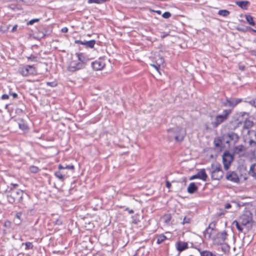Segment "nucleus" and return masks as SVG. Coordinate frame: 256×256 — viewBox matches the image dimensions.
Masks as SVG:
<instances>
[{
  "mask_svg": "<svg viewBox=\"0 0 256 256\" xmlns=\"http://www.w3.org/2000/svg\"><path fill=\"white\" fill-rule=\"evenodd\" d=\"M6 192L8 200L10 204H14L16 202H22L24 194L22 190H16L10 188V190H6Z\"/></svg>",
  "mask_w": 256,
  "mask_h": 256,
  "instance_id": "obj_1",
  "label": "nucleus"
},
{
  "mask_svg": "<svg viewBox=\"0 0 256 256\" xmlns=\"http://www.w3.org/2000/svg\"><path fill=\"white\" fill-rule=\"evenodd\" d=\"M168 137L170 140L174 139L176 142L182 140L184 137L186 132L184 128L176 127L170 129L168 130Z\"/></svg>",
  "mask_w": 256,
  "mask_h": 256,
  "instance_id": "obj_2",
  "label": "nucleus"
},
{
  "mask_svg": "<svg viewBox=\"0 0 256 256\" xmlns=\"http://www.w3.org/2000/svg\"><path fill=\"white\" fill-rule=\"evenodd\" d=\"M230 110H226L223 111L222 114L218 115L214 121L212 122L211 124L214 128L218 127L220 124L224 122L227 118L228 115L230 114Z\"/></svg>",
  "mask_w": 256,
  "mask_h": 256,
  "instance_id": "obj_3",
  "label": "nucleus"
},
{
  "mask_svg": "<svg viewBox=\"0 0 256 256\" xmlns=\"http://www.w3.org/2000/svg\"><path fill=\"white\" fill-rule=\"evenodd\" d=\"M239 220L241 225L246 226L248 228H251L252 226V216L250 212L242 215Z\"/></svg>",
  "mask_w": 256,
  "mask_h": 256,
  "instance_id": "obj_4",
  "label": "nucleus"
},
{
  "mask_svg": "<svg viewBox=\"0 0 256 256\" xmlns=\"http://www.w3.org/2000/svg\"><path fill=\"white\" fill-rule=\"evenodd\" d=\"M217 230L216 229V223L214 222H211L208 228L204 232V234L206 239H213L216 234Z\"/></svg>",
  "mask_w": 256,
  "mask_h": 256,
  "instance_id": "obj_5",
  "label": "nucleus"
},
{
  "mask_svg": "<svg viewBox=\"0 0 256 256\" xmlns=\"http://www.w3.org/2000/svg\"><path fill=\"white\" fill-rule=\"evenodd\" d=\"M213 170L211 172V177L212 180H220L222 178L224 172L220 168V164H216L215 166L212 165Z\"/></svg>",
  "mask_w": 256,
  "mask_h": 256,
  "instance_id": "obj_6",
  "label": "nucleus"
},
{
  "mask_svg": "<svg viewBox=\"0 0 256 256\" xmlns=\"http://www.w3.org/2000/svg\"><path fill=\"white\" fill-rule=\"evenodd\" d=\"M226 232H218L213 237V241L215 244H222L225 240L226 236Z\"/></svg>",
  "mask_w": 256,
  "mask_h": 256,
  "instance_id": "obj_7",
  "label": "nucleus"
},
{
  "mask_svg": "<svg viewBox=\"0 0 256 256\" xmlns=\"http://www.w3.org/2000/svg\"><path fill=\"white\" fill-rule=\"evenodd\" d=\"M83 63L82 62H78V61L72 60L70 63V66L68 68V71L71 72H74L82 68Z\"/></svg>",
  "mask_w": 256,
  "mask_h": 256,
  "instance_id": "obj_8",
  "label": "nucleus"
},
{
  "mask_svg": "<svg viewBox=\"0 0 256 256\" xmlns=\"http://www.w3.org/2000/svg\"><path fill=\"white\" fill-rule=\"evenodd\" d=\"M195 178H199L204 182L206 181L208 178V175L206 172L205 169H200L196 174L191 176L190 179L192 180Z\"/></svg>",
  "mask_w": 256,
  "mask_h": 256,
  "instance_id": "obj_9",
  "label": "nucleus"
},
{
  "mask_svg": "<svg viewBox=\"0 0 256 256\" xmlns=\"http://www.w3.org/2000/svg\"><path fill=\"white\" fill-rule=\"evenodd\" d=\"M222 160L224 168L228 170L232 160V156L228 153L224 152L222 156Z\"/></svg>",
  "mask_w": 256,
  "mask_h": 256,
  "instance_id": "obj_10",
  "label": "nucleus"
},
{
  "mask_svg": "<svg viewBox=\"0 0 256 256\" xmlns=\"http://www.w3.org/2000/svg\"><path fill=\"white\" fill-rule=\"evenodd\" d=\"M224 138H227V140H226V143L233 142L234 144H235L238 141L239 139V136L238 135L234 132H230L228 134L224 136Z\"/></svg>",
  "mask_w": 256,
  "mask_h": 256,
  "instance_id": "obj_11",
  "label": "nucleus"
},
{
  "mask_svg": "<svg viewBox=\"0 0 256 256\" xmlns=\"http://www.w3.org/2000/svg\"><path fill=\"white\" fill-rule=\"evenodd\" d=\"M226 179L234 182H238L240 180L237 174L234 172H228L226 174Z\"/></svg>",
  "mask_w": 256,
  "mask_h": 256,
  "instance_id": "obj_12",
  "label": "nucleus"
},
{
  "mask_svg": "<svg viewBox=\"0 0 256 256\" xmlns=\"http://www.w3.org/2000/svg\"><path fill=\"white\" fill-rule=\"evenodd\" d=\"M105 66V64L103 60H99L92 62V66L96 70H102Z\"/></svg>",
  "mask_w": 256,
  "mask_h": 256,
  "instance_id": "obj_13",
  "label": "nucleus"
},
{
  "mask_svg": "<svg viewBox=\"0 0 256 256\" xmlns=\"http://www.w3.org/2000/svg\"><path fill=\"white\" fill-rule=\"evenodd\" d=\"M240 102L241 100L238 98H233L230 100L227 99L226 102L224 103V104L226 106H228L234 107L236 106L237 104L240 103Z\"/></svg>",
  "mask_w": 256,
  "mask_h": 256,
  "instance_id": "obj_14",
  "label": "nucleus"
},
{
  "mask_svg": "<svg viewBox=\"0 0 256 256\" xmlns=\"http://www.w3.org/2000/svg\"><path fill=\"white\" fill-rule=\"evenodd\" d=\"M176 248H177L178 250L181 252L184 250L188 248V244H187V242H178L176 244Z\"/></svg>",
  "mask_w": 256,
  "mask_h": 256,
  "instance_id": "obj_15",
  "label": "nucleus"
},
{
  "mask_svg": "<svg viewBox=\"0 0 256 256\" xmlns=\"http://www.w3.org/2000/svg\"><path fill=\"white\" fill-rule=\"evenodd\" d=\"M198 186L194 182H191L188 187L187 190L190 194H193L198 190Z\"/></svg>",
  "mask_w": 256,
  "mask_h": 256,
  "instance_id": "obj_16",
  "label": "nucleus"
},
{
  "mask_svg": "<svg viewBox=\"0 0 256 256\" xmlns=\"http://www.w3.org/2000/svg\"><path fill=\"white\" fill-rule=\"evenodd\" d=\"M76 56L78 59V62H82L83 63V67L84 66V64L88 62V59L86 58L83 54H76Z\"/></svg>",
  "mask_w": 256,
  "mask_h": 256,
  "instance_id": "obj_17",
  "label": "nucleus"
},
{
  "mask_svg": "<svg viewBox=\"0 0 256 256\" xmlns=\"http://www.w3.org/2000/svg\"><path fill=\"white\" fill-rule=\"evenodd\" d=\"M248 174L256 180V164L251 166Z\"/></svg>",
  "mask_w": 256,
  "mask_h": 256,
  "instance_id": "obj_18",
  "label": "nucleus"
},
{
  "mask_svg": "<svg viewBox=\"0 0 256 256\" xmlns=\"http://www.w3.org/2000/svg\"><path fill=\"white\" fill-rule=\"evenodd\" d=\"M28 67V65L20 68V72L22 76H26L29 75V68Z\"/></svg>",
  "mask_w": 256,
  "mask_h": 256,
  "instance_id": "obj_19",
  "label": "nucleus"
},
{
  "mask_svg": "<svg viewBox=\"0 0 256 256\" xmlns=\"http://www.w3.org/2000/svg\"><path fill=\"white\" fill-rule=\"evenodd\" d=\"M96 44L95 40H84V44L86 48H93Z\"/></svg>",
  "mask_w": 256,
  "mask_h": 256,
  "instance_id": "obj_20",
  "label": "nucleus"
},
{
  "mask_svg": "<svg viewBox=\"0 0 256 256\" xmlns=\"http://www.w3.org/2000/svg\"><path fill=\"white\" fill-rule=\"evenodd\" d=\"M245 148L242 145H239L234 148V154H240L242 152H244Z\"/></svg>",
  "mask_w": 256,
  "mask_h": 256,
  "instance_id": "obj_21",
  "label": "nucleus"
},
{
  "mask_svg": "<svg viewBox=\"0 0 256 256\" xmlns=\"http://www.w3.org/2000/svg\"><path fill=\"white\" fill-rule=\"evenodd\" d=\"M249 3V2L248 1H238L236 2L238 6L243 9H246Z\"/></svg>",
  "mask_w": 256,
  "mask_h": 256,
  "instance_id": "obj_22",
  "label": "nucleus"
},
{
  "mask_svg": "<svg viewBox=\"0 0 256 256\" xmlns=\"http://www.w3.org/2000/svg\"><path fill=\"white\" fill-rule=\"evenodd\" d=\"M254 124L253 122L250 120H246L244 122V128L248 129L252 126Z\"/></svg>",
  "mask_w": 256,
  "mask_h": 256,
  "instance_id": "obj_23",
  "label": "nucleus"
},
{
  "mask_svg": "<svg viewBox=\"0 0 256 256\" xmlns=\"http://www.w3.org/2000/svg\"><path fill=\"white\" fill-rule=\"evenodd\" d=\"M55 176L58 178L59 180H63L66 174L63 172L58 171L54 173Z\"/></svg>",
  "mask_w": 256,
  "mask_h": 256,
  "instance_id": "obj_24",
  "label": "nucleus"
},
{
  "mask_svg": "<svg viewBox=\"0 0 256 256\" xmlns=\"http://www.w3.org/2000/svg\"><path fill=\"white\" fill-rule=\"evenodd\" d=\"M232 224L234 225H235L236 228L240 232H242L243 230V226L241 225V224L240 222V220H238V221L237 220H234Z\"/></svg>",
  "mask_w": 256,
  "mask_h": 256,
  "instance_id": "obj_25",
  "label": "nucleus"
},
{
  "mask_svg": "<svg viewBox=\"0 0 256 256\" xmlns=\"http://www.w3.org/2000/svg\"><path fill=\"white\" fill-rule=\"evenodd\" d=\"M246 19L247 22L251 26H254L255 22L253 18L250 15H246Z\"/></svg>",
  "mask_w": 256,
  "mask_h": 256,
  "instance_id": "obj_26",
  "label": "nucleus"
},
{
  "mask_svg": "<svg viewBox=\"0 0 256 256\" xmlns=\"http://www.w3.org/2000/svg\"><path fill=\"white\" fill-rule=\"evenodd\" d=\"M58 168L59 170H64V169L74 170V166L73 165H71V166L66 165L65 166H63L62 164H59Z\"/></svg>",
  "mask_w": 256,
  "mask_h": 256,
  "instance_id": "obj_27",
  "label": "nucleus"
},
{
  "mask_svg": "<svg viewBox=\"0 0 256 256\" xmlns=\"http://www.w3.org/2000/svg\"><path fill=\"white\" fill-rule=\"evenodd\" d=\"M200 256H216L212 252L209 251H202L200 252Z\"/></svg>",
  "mask_w": 256,
  "mask_h": 256,
  "instance_id": "obj_28",
  "label": "nucleus"
},
{
  "mask_svg": "<svg viewBox=\"0 0 256 256\" xmlns=\"http://www.w3.org/2000/svg\"><path fill=\"white\" fill-rule=\"evenodd\" d=\"M28 68H29V75L34 74H36V70L35 67L34 66L28 65Z\"/></svg>",
  "mask_w": 256,
  "mask_h": 256,
  "instance_id": "obj_29",
  "label": "nucleus"
},
{
  "mask_svg": "<svg viewBox=\"0 0 256 256\" xmlns=\"http://www.w3.org/2000/svg\"><path fill=\"white\" fill-rule=\"evenodd\" d=\"M218 14L226 17L230 14V12L227 10H220L218 11Z\"/></svg>",
  "mask_w": 256,
  "mask_h": 256,
  "instance_id": "obj_30",
  "label": "nucleus"
},
{
  "mask_svg": "<svg viewBox=\"0 0 256 256\" xmlns=\"http://www.w3.org/2000/svg\"><path fill=\"white\" fill-rule=\"evenodd\" d=\"M166 238L165 236L161 234L159 236L157 239V243L160 244L166 240Z\"/></svg>",
  "mask_w": 256,
  "mask_h": 256,
  "instance_id": "obj_31",
  "label": "nucleus"
},
{
  "mask_svg": "<svg viewBox=\"0 0 256 256\" xmlns=\"http://www.w3.org/2000/svg\"><path fill=\"white\" fill-rule=\"evenodd\" d=\"M39 169L38 167L32 166L30 168V170L32 173H36L38 171Z\"/></svg>",
  "mask_w": 256,
  "mask_h": 256,
  "instance_id": "obj_32",
  "label": "nucleus"
},
{
  "mask_svg": "<svg viewBox=\"0 0 256 256\" xmlns=\"http://www.w3.org/2000/svg\"><path fill=\"white\" fill-rule=\"evenodd\" d=\"M21 215H22V213L21 212H18L16 215V219H18V220H16L15 221H16V224H20V219Z\"/></svg>",
  "mask_w": 256,
  "mask_h": 256,
  "instance_id": "obj_33",
  "label": "nucleus"
},
{
  "mask_svg": "<svg viewBox=\"0 0 256 256\" xmlns=\"http://www.w3.org/2000/svg\"><path fill=\"white\" fill-rule=\"evenodd\" d=\"M18 125H19V128L23 130H25L28 129L27 125L24 123L19 124Z\"/></svg>",
  "mask_w": 256,
  "mask_h": 256,
  "instance_id": "obj_34",
  "label": "nucleus"
},
{
  "mask_svg": "<svg viewBox=\"0 0 256 256\" xmlns=\"http://www.w3.org/2000/svg\"><path fill=\"white\" fill-rule=\"evenodd\" d=\"M171 16V14L170 12H164L162 16L164 18H168Z\"/></svg>",
  "mask_w": 256,
  "mask_h": 256,
  "instance_id": "obj_35",
  "label": "nucleus"
},
{
  "mask_svg": "<svg viewBox=\"0 0 256 256\" xmlns=\"http://www.w3.org/2000/svg\"><path fill=\"white\" fill-rule=\"evenodd\" d=\"M190 222V218H188L186 216H185L184 218L182 224H188Z\"/></svg>",
  "mask_w": 256,
  "mask_h": 256,
  "instance_id": "obj_36",
  "label": "nucleus"
},
{
  "mask_svg": "<svg viewBox=\"0 0 256 256\" xmlns=\"http://www.w3.org/2000/svg\"><path fill=\"white\" fill-rule=\"evenodd\" d=\"M26 249H32L33 247V245L32 242H26L25 244Z\"/></svg>",
  "mask_w": 256,
  "mask_h": 256,
  "instance_id": "obj_37",
  "label": "nucleus"
},
{
  "mask_svg": "<svg viewBox=\"0 0 256 256\" xmlns=\"http://www.w3.org/2000/svg\"><path fill=\"white\" fill-rule=\"evenodd\" d=\"M88 2L89 4H92V3L101 4V2L100 1V0H88Z\"/></svg>",
  "mask_w": 256,
  "mask_h": 256,
  "instance_id": "obj_38",
  "label": "nucleus"
},
{
  "mask_svg": "<svg viewBox=\"0 0 256 256\" xmlns=\"http://www.w3.org/2000/svg\"><path fill=\"white\" fill-rule=\"evenodd\" d=\"M249 144L250 146L256 145V140H250L249 141Z\"/></svg>",
  "mask_w": 256,
  "mask_h": 256,
  "instance_id": "obj_39",
  "label": "nucleus"
},
{
  "mask_svg": "<svg viewBox=\"0 0 256 256\" xmlns=\"http://www.w3.org/2000/svg\"><path fill=\"white\" fill-rule=\"evenodd\" d=\"M249 104L256 107V98L254 100L249 102Z\"/></svg>",
  "mask_w": 256,
  "mask_h": 256,
  "instance_id": "obj_40",
  "label": "nucleus"
},
{
  "mask_svg": "<svg viewBox=\"0 0 256 256\" xmlns=\"http://www.w3.org/2000/svg\"><path fill=\"white\" fill-rule=\"evenodd\" d=\"M220 142V140L219 139H218V140H214V143L216 146L218 147L220 146V144L218 143V142Z\"/></svg>",
  "mask_w": 256,
  "mask_h": 256,
  "instance_id": "obj_41",
  "label": "nucleus"
},
{
  "mask_svg": "<svg viewBox=\"0 0 256 256\" xmlns=\"http://www.w3.org/2000/svg\"><path fill=\"white\" fill-rule=\"evenodd\" d=\"M8 96L6 94H4L2 96V100H6V99H8Z\"/></svg>",
  "mask_w": 256,
  "mask_h": 256,
  "instance_id": "obj_42",
  "label": "nucleus"
},
{
  "mask_svg": "<svg viewBox=\"0 0 256 256\" xmlns=\"http://www.w3.org/2000/svg\"><path fill=\"white\" fill-rule=\"evenodd\" d=\"M75 43L83 45L84 41L80 40H75Z\"/></svg>",
  "mask_w": 256,
  "mask_h": 256,
  "instance_id": "obj_43",
  "label": "nucleus"
},
{
  "mask_svg": "<svg viewBox=\"0 0 256 256\" xmlns=\"http://www.w3.org/2000/svg\"><path fill=\"white\" fill-rule=\"evenodd\" d=\"M166 186L168 188H170L171 187V186H172V185H171V184H170V182H168V181H166Z\"/></svg>",
  "mask_w": 256,
  "mask_h": 256,
  "instance_id": "obj_44",
  "label": "nucleus"
},
{
  "mask_svg": "<svg viewBox=\"0 0 256 256\" xmlns=\"http://www.w3.org/2000/svg\"><path fill=\"white\" fill-rule=\"evenodd\" d=\"M232 207V206L230 204H226V205H225V208L226 209H229L230 208Z\"/></svg>",
  "mask_w": 256,
  "mask_h": 256,
  "instance_id": "obj_45",
  "label": "nucleus"
},
{
  "mask_svg": "<svg viewBox=\"0 0 256 256\" xmlns=\"http://www.w3.org/2000/svg\"><path fill=\"white\" fill-rule=\"evenodd\" d=\"M68 29L67 28L65 27V28H64L62 29V32H68Z\"/></svg>",
  "mask_w": 256,
  "mask_h": 256,
  "instance_id": "obj_46",
  "label": "nucleus"
},
{
  "mask_svg": "<svg viewBox=\"0 0 256 256\" xmlns=\"http://www.w3.org/2000/svg\"><path fill=\"white\" fill-rule=\"evenodd\" d=\"M34 20H30L28 23H27V24L28 25H32V24H34Z\"/></svg>",
  "mask_w": 256,
  "mask_h": 256,
  "instance_id": "obj_47",
  "label": "nucleus"
},
{
  "mask_svg": "<svg viewBox=\"0 0 256 256\" xmlns=\"http://www.w3.org/2000/svg\"><path fill=\"white\" fill-rule=\"evenodd\" d=\"M17 29V25H15L14 26V27L12 28V32H14Z\"/></svg>",
  "mask_w": 256,
  "mask_h": 256,
  "instance_id": "obj_48",
  "label": "nucleus"
},
{
  "mask_svg": "<svg viewBox=\"0 0 256 256\" xmlns=\"http://www.w3.org/2000/svg\"><path fill=\"white\" fill-rule=\"evenodd\" d=\"M126 210H128V213L130 214H133L134 212L133 210H130L128 208H126Z\"/></svg>",
  "mask_w": 256,
  "mask_h": 256,
  "instance_id": "obj_49",
  "label": "nucleus"
},
{
  "mask_svg": "<svg viewBox=\"0 0 256 256\" xmlns=\"http://www.w3.org/2000/svg\"><path fill=\"white\" fill-rule=\"evenodd\" d=\"M160 64H159L158 66H156V65H154V64H152V66L154 67V68H156V69L158 71V68H159V67H160Z\"/></svg>",
  "mask_w": 256,
  "mask_h": 256,
  "instance_id": "obj_50",
  "label": "nucleus"
},
{
  "mask_svg": "<svg viewBox=\"0 0 256 256\" xmlns=\"http://www.w3.org/2000/svg\"><path fill=\"white\" fill-rule=\"evenodd\" d=\"M12 95L14 98H16L18 97V94L16 93H12Z\"/></svg>",
  "mask_w": 256,
  "mask_h": 256,
  "instance_id": "obj_51",
  "label": "nucleus"
},
{
  "mask_svg": "<svg viewBox=\"0 0 256 256\" xmlns=\"http://www.w3.org/2000/svg\"><path fill=\"white\" fill-rule=\"evenodd\" d=\"M240 69L242 70H244L245 68V66H241L239 67Z\"/></svg>",
  "mask_w": 256,
  "mask_h": 256,
  "instance_id": "obj_52",
  "label": "nucleus"
},
{
  "mask_svg": "<svg viewBox=\"0 0 256 256\" xmlns=\"http://www.w3.org/2000/svg\"><path fill=\"white\" fill-rule=\"evenodd\" d=\"M33 20H34V22H38L40 21V19L39 18H34V19H33Z\"/></svg>",
  "mask_w": 256,
  "mask_h": 256,
  "instance_id": "obj_53",
  "label": "nucleus"
},
{
  "mask_svg": "<svg viewBox=\"0 0 256 256\" xmlns=\"http://www.w3.org/2000/svg\"><path fill=\"white\" fill-rule=\"evenodd\" d=\"M11 184L13 186L14 188H16L18 186V184Z\"/></svg>",
  "mask_w": 256,
  "mask_h": 256,
  "instance_id": "obj_54",
  "label": "nucleus"
},
{
  "mask_svg": "<svg viewBox=\"0 0 256 256\" xmlns=\"http://www.w3.org/2000/svg\"><path fill=\"white\" fill-rule=\"evenodd\" d=\"M154 12H156L157 14H161V11L160 10H156V11H154L153 10Z\"/></svg>",
  "mask_w": 256,
  "mask_h": 256,
  "instance_id": "obj_55",
  "label": "nucleus"
},
{
  "mask_svg": "<svg viewBox=\"0 0 256 256\" xmlns=\"http://www.w3.org/2000/svg\"><path fill=\"white\" fill-rule=\"evenodd\" d=\"M160 63H163L164 60H163V58H160Z\"/></svg>",
  "mask_w": 256,
  "mask_h": 256,
  "instance_id": "obj_56",
  "label": "nucleus"
},
{
  "mask_svg": "<svg viewBox=\"0 0 256 256\" xmlns=\"http://www.w3.org/2000/svg\"><path fill=\"white\" fill-rule=\"evenodd\" d=\"M32 58L33 59H34V58H35V57L34 56H31L28 58V59H32Z\"/></svg>",
  "mask_w": 256,
  "mask_h": 256,
  "instance_id": "obj_57",
  "label": "nucleus"
},
{
  "mask_svg": "<svg viewBox=\"0 0 256 256\" xmlns=\"http://www.w3.org/2000/svg\"><path fill=\"white\" fill-rule=\"evenodd\" d=\"M61 223H62L61 222L59 221L58 220L56 221V224H61Z\"/></svg>",
  "mask_w": 256,
  "mask_h": 256,
  "instance_id": "obj_58",
  "label": "nucleus"
},
{
  "mask_svg": "<svg viewBox=\"0 0 256 256\" xmlns=\"http://www.w3.org/2000/svg\"><path fill=\"white\" fill-rule=\"evenodd\" d=\"M252 132L254 134L255 136H256V132Z\"/></svg>",
  "mask_w": 256,
  "mask_h": 256,
  "instance_id": "obj_59",
  "label": "nucleus"
},
{
  "mask_svg": "<svg viewBox=\"0 0 256 256\" xmlns=\"http://www.w3.org/2000/svg\"><path fill=\"white\" fill-rule=\"evenodd\" d=\"M166 36V35H164V36H162V38H165Z\"/></svg>",
  "mask_w": 256,
  "mask_h": 256,
  "instance_id": "obj_60",
  "label": "nucleus"
},
{
  "mask_svg": "<svg viewBox=\"0 0 256 256\" xmlns=\"http://www.w3.org/2000/svg\"><path fill=\"white\" fill-rule=\"evenodd\" d=\"M252 30L253 32H256V30H254L252 29Z\"/></svg>",
  "mask_w": 256,
  "mask_h": 256,
  "instance_id": "obj_61",
  "label": "nucleus"
},
{
  "mask_svg": "<svg viewBox=\"0 0 256 256\" xmlns=\"http://www.w3.org/2000/svg\"><path fill=\"white\" fill-rule=\"evenodd\" d=\"M2 150L0 148V154L2 153Z\"/></svg>",
  "mask_w": 256,
  "mask_h": 256,
  "instance_id": "obj_62",
  "label": "nucleus"
}]
</instances>
